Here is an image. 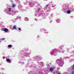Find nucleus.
<instances>
[{"mask_svg": "<svg viewBox=\"0 0 74 74\" xmlns=\"http://www.w3.org/2000/svg\"><path fill=\"white\" fill-rule=\"evenodd\" d=\"M3 29L4 30V32H7L8 31V29L6 28H3Z\"/></svg>", "mask_w": 74, "mask_h": 74, "instance_id": "f257e3e1", "label": "nucleus"}, {"mask_svg": "<svg viewBox=\"0 0 74 74\" xmlns=\"http://www.w3.org/2000/svg\"><path fill=\"white\" fill-rule=\"evenodd\" d=\"M6 60L7 62H11V60L10 59L8 58H7Z\"/></svg>", "mask_w": 74, "mask_h": 74, "instance_id": "f03ea898", "label": "nucleus"}, {"mask_svg": "<svg viewBox=\"0 0 74 74\" xmlns=\"http://www.w3.org/2000/svg\"><path fill=\"white\" fill-rule=\"evenodd\" d=\"M13 29H16V25H14L13 27Z\"/></svg>", "mask_w": 74, "mask_h": 74, "instance_id": "7ed1b4c3", "label": "nucleus"}, {"mask_svg": "<svg viewBox=\"0 0 74 74\" xmlns=\"http://www.w3.org/2000/svg\"><path fill=\"white\" fill-rule=\"evenodd\" d=\"M50 70L51 71H53V69L52 68H51L50 69Z\"/></svg>", "mask_w": 74, "mask_h": 74, "instance_id": "20e7f679", "label": "nucleus"}, {"mask_svg": "<svg viewBox=\"0 0 74 74\" xmlns=\"http://www.w3.org/2000/svg\"><path fill=\"white\" fill-rule=\"evenodd\" d=\"M67 13L69 14H70V13H71V11H70V10H68L67 11Z\"/></svg>", "mask_w": 74, "mask_h": 74, "instance_id": "39448f33", "label": "nucleus"}, {"mask_svg": "<svg viewBox=\"0 0 74 74\" xmlns=\"http://www.w3.org/2000/svg\"><path fill=\"white\" fill-rule=\"evenodd\" d=\"M16 5L15 4H14L12 5V8H14L15 7Z\"/></svg>", "mask_w": 74, "mask_h": 74, "instance_id": "423d86ee", "label": "nucleus"}, {"mask_svg": "<svg viewBox=\"0 0 74 74\" xmlns=\"http://www.w3.org/2000/svg\"><path fill=\"white\" fill-rule=\"evenodd\" d=\"M8 47H9V48H11V47H12V45H8Z\"/></svg>", "mask_w": 74, "mask_h": 74, "instance_id": "0eeeda50", "label": "nucleus"}, {"mask_svg": "<svg viewBox=\"0 0 74 74\" xmlns=\"http://www.w3.org/2000/svg\"><path fill=\"white\" fill-rule=\"evenodd\" d=\"M8 9L9 10H8V11H11V8H8Z\"/></svg>", "mask_w": 74, "mask_h": 74, "instance_id": "6e6552de", "label": "nucleus"}, {"mask_svg": "<svg viewBox=\"0 0 74 74\" xmlns=\"http://www.w3.org/2000/svg\"><path fill=\"white\" fill-rule=\"evenodd\" d=\"M18 29L19 30H20V31H21V29L20 28H18Z\"/></svg>", "mask_w": 74, "mask_h": 74, "instance_id": "1a4fd4ad", "label": "nucleus"}, {"mask_svg": "<svg viewBox=\"0 0 74 74\" xmlns=\"http://www.w3.org/2000/svg\"><path fill=\"white\" fill-rule=\"evenodd\" d=\"M71 74H74V71H73Z\"/></svg>", "mask_w": 74, "mask_h": 74, "instance_id": "9d476101", "label": "nucleus"}, {"mask_svg": "<svg viewBox=\"0 0 74 74\" xmlns=\"http://www.w3.org/2000/svg\"><path fill=\"white\" fill-rule=\"evenodd\" d=\"M46 7H48V5L47 4L46 5Z\"/></svg>", "mask_w": 74, "mask_h": 74, "instance_id": "9b49d317", "label": "nucleus"}, {"mask_svg": "<svg viewBox=\"0 0 74 74\" xmlns=\"http://www.w3.org/2000/svg\"><path fill=\"white\" fill-rule=\"evenodd\" d=\"M5 40V38H3L2 39V40Z\"/></svg>", "mask_w": 74, "mask_h": 74, "instance_id": "f8f14e48", "label": "nucleus"}, {"mask_svg": "<svg viewBox=\"0 0 74 74\" xmlns=\"http://www.w3.org/2000/svg\"><path fill=\"white\" fill-rule=\"evenodd\" d=\"M58 74H61V73H58Z\"/></svg>", "mask_w": 74, "mask_h": 74, "instance_id": "ddd939ff", "label": "nucleus"}, {"mask_svg": "<svg viewBox=\"0 0 74 74\" xmlns=\"http://www.w3.org/2000/svg\"><path fill=\"white\" fill-rule=\"evenodd\" d=\"M11 1H12V0H11Z\"/></svg>", "mask_w": 74, "mask_h": 74, "instance_id": "4468645a", "label": "nucleus"}]
</instances>
